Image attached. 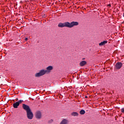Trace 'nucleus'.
<instances>
[{"label": "nucleus", "mask_w": 124, "mask_h": 124, "mask_svg": "<svg viewBox=\"0 0 124 124\" xmlns=\"http://www.w3.org/2000/svg\"><path fill=\"white\" fill-rule=\"evenodd\" d=\"M79 25V22L77 21H73L72 22H66L63 23H59L58 24L59 28H69L70 29L71 28H73V27L75 26H78Z\"/></svg>", "instance_id": "nucleus-1"}, {"label": "nucleus", "mask_w": 124, "mask_h": 124, "mask_svg": "<svg viewBox=\"0 0 124 124\" xmlns=\"http://www.w3.org/2000/svg\"><path fill=\"white\" fill-rule=\"evenodd\" d=\"M22 108L26 111L27 117L29 120H32L33 119V113L31 111V108L27 105L22 104Z\"/></svg>", "instance_id": "nucleus-2"}, {"label": "nucleus", "mask_w": 124, "mask_h": 124, "mask_svg": "<svg viewBox=\"0 0 124 124\" xmlns=\"http://www.w3.org/2000/svg\"><path fill=\"white\" fill-rule=\"evenodd\" d=\"M51 70H53V66H49L46 68V70L42 69L39 71V72L36 73L34 75L35 77L39 78L41 77V76H43V75H45L46 73H50Z\"/></svg>", "instance_id": "nucleus-3"}, {"label": "nucleus", "mask_w": 124, "mask_h": 124, "mask_svg": "<svg viewBox=\"0 0 124 124\" xmlns=\"http://www.w3.org/2000/svg\"><path fill=\"white\" fill-rule=\"evenodd\" d=\"M35 117L36 119L38 120H40L42 117V113L40 112V111H37L35 114Z\"/></svg>", "instance_id": "nucleus-4"}, {"label": "nucleus", "mask_w": 124, "mask_h": 124, "mask_svg": "<svg viewBox=\"0 0 124 124\" xmlns=\"http://www.w3.org/2000/svg\"><path fill=\"white\" fill-rule=\"evenodd\" d=\"M23 101H24L23 100H20L18 101L15 103L13 104V107L14 108H18V106L21 104V103H22Z\"/></svg>", "instance_id": "nucleus-5"}, {"label": "nucleus", "mask_w": 124, "mask_h": 124, "mask_svg": "<svg viewBox=\"0 0 124 124\" xmlns=\"http://www.w3.org/2000/svg\"><path fill=\"white\" fill-rule=\"evenodd\" d=\"M122 66H123V63L121 62H117L115 65L116 69H121Z\"/></svg>", "instance_id": "nucleus-6"}, {"label": "nucleus", "mask_w": 124, "mask_h": 124, "mask_svg": "<svg viewBox=\"0 0 124 124\" xmlns=\"http://www.w3.org/2000/svg\"><path fill=\"white\" fill-rule=\"evenodd\" d=\"M69 122L66 119H63L62 121L60 122V124H68Z\"/></svg>", "instance_id": "nucleus-7"}, {"label": "nucleus", "mask_w": 124, "mask_h": 124, "mask_svg": "<svg viewBox=\"0 0 124 124\" xmlns=\"http://www.w3.org/2000/svg\"><path fill=\"white\" fill-rule=\"evenodd\" d=\"M87 64V62L85 61H82L79 63V65L80 66H84V65H86Z\"/></svg>", "instance_id": "nucleus-8"}, {"label": "nucleus", "mask_w": 124, "mask_h": 124, "mask_svg": "<svg viewBox=\"0 0 124 124\" xmlns=\"http://www.w3.org/2000/svg\"><path fill=\"white\" fill-rule=\"evenodd\" d=\"M108 41H104L100 43L99 44V46H103L105 45V44H107Z\"/></svg>", "instance_id": "nucleus-9"}, {"label": "nucleus", "mask_w": 124, "mask_h": 124, "mask_svg": "<svg viewBox=\"0 0 124 124\" xmlns=\"http://www.w3.org/2000/svg\"><path fill=\"white\" fill-rule=\"evenodd\" d=\"M71 116H73V117H78L79 114L77 112H73L71 113Z\"/></svg>", "instance_id": "nucleus-10"}, {"label": "nucleus", "mask_w": 124, "mask_h": 124, "mask_svg": "<svg viewBox=\"0 0 124 124\" xmlns=\"http://www.w3.org/2000/svg\"><path fill=\"white\" fill-rule=\"evenodd\" d=\"M79 113L80 115H84L85 113H86V111L84 109H81Z\"/></svg>", "instance_id": "nucleus-11"}, {"label": "nucleus", "mask_w": 124, "mask_h": 124, "mask_svg": "<svg viewBox=\"0 0 124 124\" xmlns=\"http://www.w3.org/2000/svg\"><path fill=\"white\" fill-rule=\"evenodd\" d=\"M53 122H54V120L53 119H51L48 121V124H52Z\"/></svg>", "instance_id": "nucleus-12"}, {"label": "nucleus", "mask_w": 124, "mask_h": 124, "mask_svg": "<svg viewBox=\"0 0 124 124\" xmlns=\"http://www.w3.org/2000/svg\"><path fill=\"white\" fill-rule=\"evenodd\" d=\"M121 112H122V113H124V108H122L121 109Z\"/></svg>", "instance_id": "nucleus-13"}, {"label": "nucleus", "mask_w": 124, "mask_h": 124, "mask_svg": "<svg viewBox=\"0 0 124 124\" xmlns=\"http://www.w3.org/2000/svg\"><path fill=\"white\" fill-rule=\"evenodd\" d=\"M25 40V41H27L28 40V38H26Z\"/></svg>", "instance_id": "nucleus-14"}, {"label": "nucleus", "mask_w": 124, "mask_h": 124, "mask_svg": "<svg viewBox=\"0 0 124 124\" xmlns=\"http://www.w3.org/2000/svg\"><path fill=\"white\" fill-rule=\"evenodd\" d=\"M108 6H109V7H110V6H111V4H109L108 5Z\"/></svg>", "instance_id": "nucleus-15"}, {"label": "nucleus", "mask_w": 124, "mask_h": 124, "mask_svg": "<svg viewBox=\"0 0 124 124\" xmlns=\"http://www.w3.org/2000/svg\"><path fill=\"white\" fill-rule=\"evenodd\" d=\"M85 98H88V96H85Z\"/></svg>", "instance_id": "nucleus-16"}, {"label": "nucleus", "mask_w": 124, "mask_h": 124, "mask_svg": "<svg viewBox=\"0 0 124 124\" xmlns=\"http://www.w3.org/2000/svg\"><path fill=\"white\" fill-rule=\"evenodd\" d=\"M18 100V98H16V101H17Z\"/></svg>", "instance_id": "nucleus-17"}, {"label": "nucleus", "mask_w": 124, "mask_h": 124, "mask_svg": "<svg viewBox=\"0 0 124 124\" xmlns=\"http://www.w3.org/2000/svg\"><path fill=\"white\" fill-rule=\"evenodd\" d=\"M82 60H85V58H83Z\"/></svg>", "instance_id": "nucleus-18"}]
</instances>
